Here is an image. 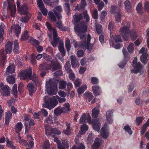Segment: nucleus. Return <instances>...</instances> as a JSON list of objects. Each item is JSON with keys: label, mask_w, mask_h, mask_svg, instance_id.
<instances>
[{"label": "nucleus", "mask_w": 149, "mask_h": 149, "mask_svg": "<svg viewBox=\"0 0 149 149\" xmlns=\"http://www.w3.org/2000/svg\"><path fill=\"white\" fill-rule=\"evenodd\" d=\"M82 19V13H76L73 16L72 20L73 23L74 25V31L81 39H86L84 33L87 31V26L84 22H80Z\"/></svg>", "instance_id": "f257e3e1"}, {"label": "nucleus", "mask_w": 149, "mask_h": 149, "mask_svg": "<svg viewBox=\"0 0 149 149\" xmlns=\"http://www.w3.org/2000/svg\"><path fill=\"white\" fill-rule=\"evenodd\" d=\"M44 103L43 104V106L51 110L54 107L58 104V101L59 103H61L65 102L66 99L64 97H61L58 96L49 97L45 96L44 98Z\"/></svg>", "instance_id": "f03ea898"}, {"label": "nucleus", "mask_w": 149, "mask_h": 149, "mask_svg": "<svg viewBox=\"0 0 149 149\" xmlns=\"http://www.w3.org/2000/svg\"><path fill=\"white\" fill-rule=\"evenodd\" d=\"M32 70L29 69L22 71L19 73V75L21 80H32L36 84L38 83V79L36 78V75L35 74H33L32 76Z\"/></svg>", "instance_id": "7ed1b4c3"}, {"label": "nucleus", "mask_w": 149, "mask_h": 149, "mask_svg": "<svg viewBox=\"0 0 149 149\" xmlns=\"http://www.w3.org/2000/svg\"><path fill=\"white\" fill-rule=\"evenodd\" d=\"M58 81L55 80L54 81H47L46 88L48 94L49 95H55L56 93L57 84Z\"/></svg>", "instance_id": "20e7f679"}, {"label": "nucleus", "mask_w": 149, "mask_h": 149, "mask_svg": "<svg viewBox=\"0 0 149 149\" xmlns=\"http://www.w3.org/2000/svg\"><path fill=\"white\" fill-rule=\"evenodd\" d=\"M134 69L131 70L132 73L137 74L138 72L143 73V67L140 62H137V58L135 57L134 58L132 63Z\"/></svg>", "instance_id": "39448f33"}, {"label": "nucleus", "mask_w": 149, "mask_h": 149, "mask_svg": "<svg viewBox=\"0 0 149 149\" xmlns=\"http://www.w3.org/2000/svg\"><path fill=\"white\" fill-rule=\"evenodd\" d=\"M130 24L129 22H127V25L125 26L120 28V34L124 40H127L129 38V33L130 30Z\"/></svg>", "instance_id": "423d86ee"}, {"label": "nucleus", "mask_w": 149, "mask_h": 149, "mask_svg": "<svg viewBox=\"0 0 149 149\" xmlns=\"http://www.w3.org/2000/svg\"><path fill=\"white\" fill-rule=\"evenodd\" d=\"M20 5L19 1H17V6L18 12L21 15H26L28 10V7L26 4L24 3L21 6Z\"/></svg>", "instance_id": "0eeeda50"}, {"label": "nucleus", "mask_w": 149, "mask_h": 149, "mask_svg": "<svg viewBox=\"0 0 149 149\" xmlns=\"http://www.w3.org/2000/svg\"><path fill=\"white\" fill-rule=\"evenodd\" d=\"M123 52L124 54V58L123 60L118 64V66L122 69H123L125 67L127 62L129 59V53L126 50V49L124 47L123 49Z\"/></svg>", "instance_id": "6e6552de"}, {"label": "nucleus", "mask_w": 149, "mask_h": 149, "mask_svg": "<svg viewBox=\"0 0 149 149\" xmlns=\"http://www.w3.org/2000/svg\"><path fill=\"white\" fill-rule=\"evenodd\" d=\"M8 6V9L10 11V15L12 17H15L16 12L15 5L14 3V0H7Z\"/></svg>", "instance_id": "1a4fd4ad"}, {"label": "nucleus", "mask_w": 149, "mask_h": 149, "mask_svg": "<svg viewBox=\"0 0 149 149\" xmlns=\"http://www.w3.org/2000/svg\"><path fill=\"white\" fill-rule=\"evenodd\" d=\"M49 61L50 66L51 67V70L52 71H54L60 69L62 68L61 64L58 61L51 60Z\"/></svg>", "instance_id": "9d476101"}, {"label": "nucleus", "mask_w": 149, "mask_h": 149, "mask_svg": "<svg viewBox=\"0 0 149 149\" xmlns=\"http://www.w3.org/2000/svg\"><path fill=\"white\" fill-rule=\"evenodd\" d=\"M46 61L44 62V63L42 64H40L39 66V69L41 71L43 70L46 71L47 70H51V67L50 66V60L49 59L45 58Z\"/></svg>", "instance_id": "9b49d317"}, {"label": "nucleus", "mask_w": 149, "mask_h": 149, "mask_svg": "<svg viewBox=\"0 0 149 149\" xmlns=\"http://www.w3.org/2000/svg\"><path fill=\"white\" fill-rule=\"evenodd\" d=\"M10 90L9 87L6 85L0 89V92L2 96L8 97L10 95Z\"/></svg>", "instance_id": "f8f14e48"}, {"label": "nucleus", "mask_w": 149, "mask_h": 149, "mask_svg": "<svg viewBox=\"0 0 149 149\" xmlns=\"http://www.w3.org/2000/svg\"><path fill=\"white\" fill-rule=\"evenodd\" d=\"M139 53H142L140 57V60L144 64H146L147 63V59L148 55L146 52V49L145 47H143L139 51Z\"/></svg>", "instance_id": "ddd939ff"}, {"label": "nucleus", "mask_w": 149, "mask_h": 149, "mask_svg": "<svg viewBox=\"0 0 149 149\" xmlns=\"http://www.w3.org/2000/svg\"><path fill=\"white\" fill-rule=\"evenodd\" d=\"M26 88L29 92V95L31 96L33 95L36 90V89L34 86V84L32 82H31L27 84Z\"/></svg>", "instance_id": "4468645a"}, {"label": "nucleus", "mask_w": 149, "mask_h": 149, "mask_svg": "<svg viewBox=\"0 0 149 149\" xmlns=\"http://www.w3.org/2000/svg\"><path fill=\"white\" fill-rule=\"evenodd\" d=\"M62 9L61 7L60 6H56L55 10H53V12L58 20H60L62 18V16L61 12Z\"/></svg>", "instance_id": "2eb2a0df"}, {"label": "nucleus", "mask_w": 149, "mask_h": 149, "mask_svg": "<svg viewBox=\"0 0 149 149\" xmlns=\"http://www.w3.org/2000/svg\"><path fill=\"white\" fill-rule=\"evenodd\" d=\"M92 124L93 129L97 132H99L101 126L99 121L97 119H94L93 120Z\"/></svg>", "instance_id": "dca6fc26"}, {"label": "nucleus", "mask_w": 149, "mask_h": 149, "mask_svg": "<svg viewBox=\"0 0 149 149\" xmlns=\"http://www.w3.org/2000/svg\"><path fill=\"white\" fill-rule=\"evenodd\" d=\"M6 55L3 51L0 52V63L1 68H3L5 64V60L6 58Z\"/></svg>", "instance_id": "f3484780"}, {"label": "nucleus", "mask_w": 149, "mask_h": 149, "mask_svg": "<svg viewBox=\"0 0 149 149\" xmlns=\"http://www.w3.org/2000/svg\"><path fill=\"white\" fill-rule=\"evenodd\" d=\"M12 117V113L11 112L8 111L5 113V124L8 125H9L10 121L11 120Z\"/></svg>", "instance_id": "a211bd4d"}, {"label": "nucleus", "mask_w": 149, "mask_h": 149, "mask_svg": "<svg viewBox=\"0 0 149 149\" xmlns=\"http://www.w3.org/2000/svg\"><path fill=\"white\" fill-rule=\"evenodd\" d=\"M13 45V42L11 41H8L5 44V51L6 54H10L12 51V47Z\"/></svg>", "instance_id": "6ab92c4d"}, {"label": "nucleus", "mask_w": 149, "mask_h": 149, "mask_svg": "<svg viewBox=\"0 0 149 149\" xmlns=\"http://www.w3.org/2000/svg\"><path fill=\"white\" fill-rule=\"evenodd\" d=\"M113 112V110H109L106 113V119L107 122L111 124L113 122L112 115Z\"/></svg>", "instance_id": "aec40b11"}, {"label": "nucleus", "mask_w": 149, "mask_h": 149, "mask_svg": "<svg viewBox=\"0 0 149 149\" xmlns=\"http://www.w3.org/2000/svg\"><path fill=\"white\" fill-rule=\"evenodd\" d=\"M101 136L104 139H107L109 136V133L106 127H104L101 130Z\"/></svg>", "instance_id": "412c9836"}, {"label": "nucleus", "mask_w": 149, "mask_h": 149, "mask_svg": "<svg viewBox=\"0 0 149 149\" xmlns=\"http://www.w3.org/2000/svg\"><path fill=\"white\" fill-rule=\"evenodd\" d=\"M21 27L18 24L14 26L13 31L15 34V36L18 37L21 33Z\"/></svg>", "instance_id": "4be33fe9"}, {"label": "nucleus", "mask_w": 149, "mask_h": 149, "mask_svg": "<svg viewBox=\"0 0 149 149\" xmlns=\"http://www.w3.org/2000/svg\"><path fill=\"white\" fill-rule=\"evenodd\" d=\"M92 88L93 93L95 96L100 95L101 93V89L99 86H93Z\"/></svg>", "instance_id": "5701e85b"}, {"label": "nucleus", "mask_w": 149, "mask_h": 149, "mask_svg": "<svg viewBox=\"0 0 149 149\" xmlns=\"http://www.w3.org/2000/svg\"><path fill=\"white\" fill-rule=\"evenodd\" d=\"M101 141L100 139L96 138L94 141V142L92 146V149H97L100 148L101 145Z\"/></svg>", "instance_id": "b1692460"}, {"label": "nucleus", "mask_w": 149, "mask_h": 149, "mask_svg": "<svg viewBox=\"0 0 149 149\" xmlns=\"http://www.w3.org/2000/svg\"><path fill=\"white\" fill-rule=\"evenodd\" d=\"M13 52L15 54H19L20 53L19 43L18 40L16 39L14 41Z\"/></svg>", "instance_id": "393cba45"}, {"label": "nucleus", "mask_w": 149, "mask_h": 149, "mask_svg": "<svg viewBox=\"0 0 149 149\" xmlns=\"http://www.w3.org/2000/svg\"><path fill=\"white\" fill-rule=\"evenodd\" d=\"M29 125H28V123L26 122L24 123V126L25 127V132L29 130L30 128L32 126H33L35 124L34 121L33 119H31L29 120Z\"/></svg>", "instance_id": "a878e982"}, {"label": "nucleus", "mask_w": 149, "mask_h": 149, "mask_svg": "<svg viewBox=\"0 0 149 149\" xmlns=\"http://www.w3.org/2000/svg\"><path fill=\"white\" fill-rule=\"evenodd\" d=\"M57 120V118L55 117H53L52 116L49 115L48 117L45 120V122L47 123L52 124L54 122H56Z\"/></svg>", "instance_id": "bb28decb"}, {"label": "nucleus", "mask_w": 149, "mask_h": 149, "mask_svg": "<svg viewBox=\"0 0 149 149\" xmlns=\"http://www.w3.org/2000/svg\"><path fill=\"white\" fill-rule=\"evenodd\" d=\"M130 35V38L133 41L135 40L137 37V34L136 31L134 29L130 30L129 35Z\"/></svg>", "instance_id": "cd10ccee"}, {"label": "nucleus", "mask_w": 149, "mask_h": 149, "mask_svg": "<svg viewBox=\"0 0 149 149\" xmlns=\"http://www.w3.org/2000/svg\"><path fill=\"white\" fill-rule=\"evenodd\" d=\"M58 43L59 44V45L63 44V41L62 40L60 39L59 38H53V41L51 42L52 45L53 46L55 47Z\"/></svg>", "instance_id": "c85d7f7f"}, {"label": "nucleus", "mask_w": 149, "mask_h": 149, "mask_svg": "<svg viewBox=\"0 0 149 149\" xmlns=\"http://www.w3.org/2000/svg\"><path fill=\"white\" fill-rule=\"evenodd\" d=\"M5 25L3 24H1L0 26V43H1L3 40V34L4 33Z\"/></svg>", "instance_id": "c756f323"}, {"label": "nucleus", "mask_w": 149, "mask_h": 149, "mask_svg": "<svg viewBox=\"0 0 149 149\" xmlns=\"http://www.w3.org/2000/svg\"><path fill=\"white\" fill-rule=\"evenodd\" d=\"M88 127L86 124L81 125V129L79 131V133L81 135H82L85 133L88 130Z\"/></svg>", "instance_id": "7c9ffc66"}, {"label": "nucleus", "mask_w": 149, "mask_h": 149, "mask_svg": "<svg viewBox=\"0 0 149 149\" xmlns=\"http://www.w3.org/2000/svg\"><path fill=\"white\" fill-rule=\"evenodd\" d=\"M65 124L67 127L66 129L63 130V132L65 134L69 135L71 134L70 124L67 122H65Z\"/></svg>", "instance_id": "2f4dec72"}, {"label": "nucleus", "mask_w": 149, "mask_h": 149, "mask_svg": "<svg viewBox=\"0 0 149 149\" xmlns=\"http://www.w3.org/2000/svg\"><path fill=\"white\" fill-rule=\"evenodd\" d=\"M63 106V107H61L63 113H68L70 111V105L68 103H65Z\"/></svg>", "instance_id": "473e14b6"}, {"label": "nucleus", "mask_w": 149, "mask_h": 149, "mask_svg": "<svg viewBox=\"0 0 149 149\" xmlns=\"http://www.w3.org/2000/svg\"><path fill=\"white\" fill-rule=\"evenodd\" d=\"M58 149H66V148L67 149H68L69 148V144L68 143L62 142V143H58Z\"/></svg>", "instance_id": "72a5a7b5"}, {"label": "nucleus", "mask_w": 149, "mask_h": 149, "mask_svg": "<svg viewBox=\"0 0 149 149\" xmlns=\"http://www.w3.org/2000/svg\"><path fill=\"white\" fill-rule=\"evenodd\" d=\"M22 124L21 122H18L17 123L15 126V131L17 134H19L22 130Z\"/></svg>", "instance_id": "f704fd0d"}, {"label": "nucleus", "mask_w": 149, "mask_h": 149, "mask_svg": "<svg viewBox=\"0 0 149 149\" xmlns=\"http://www.w3.org/2000/svg\"><path fill=\"white\" fill-rule=\"evenodd\" d=\"M54 14V13L52 11H49L48 13L49 19L52 22H55L56 20V17Z\"/></svg>", "instance_id": "c9c22d12"}, {"label": "nucleus", "mask_w": 149, "mask_h": 149, "mask_svg": "<svg viewBox=\"0 0 149 149\" xmlns=\"http://www.w3.org/2000/svg\"><path fill=\"white\" fill-rule=\"evenodd\" d=\"M125 8L127 11L130 12L131 10V5L130 2L129 1L127 0L124 2Z\"/></svg>", "instance_id": "e433bc0d"}, {"label": "nucleus", "mask_w": 149, "mask_h": 149, "mask_svg": "<svg viewBox=\"0 0 149 149\" xmlns=\"http://www.w3.org/2000/svg\"><path fill=\"white\" fill-rule=\"evenodd\" d=\"M29 36L28 31L25 30L22 33L20 40L22 41L28 39Z\"/></svg>", "instance_id": "4c0bfd02"}, {"label": "nucleus", "mask_w": 149, "mask_h": 149, "mask_svg": "<svg viewBox=\"0 0 149 149\" xmlns=\"http://www.w3.org/2000/svg\"><path fill=\"white\" fill-rule=\"evenodd\" d=\"M90 44L86 40L84 41H81V47H84L88 50H91L92 47L90 48L89 46Z\"/></svg>", "instance_id": "58836bf2"}, {"label": "nucleus", "mask_w": 149, "mask_h": 149, "mask_svg": "<svg viewBox=\"0 0 149 149\" xmlns=\"http://www.w3.org/2000/svg\"><path fill=\"white\" fill-rule=\"evenodd\" d=\"M7 81L10 84H13L15 81V76L13 74L9 75L6 78Z\"/></svg>", "instance_id": "ea45409f"}, {"label": "nucleus", "mask_w": 149, "mask_h": 149, "mask_svg": "<svg viewBox=\"0 0 149 149\" xmlns=\"http://www.w3.org/2000/svg\"><path fill=\"white\" fill-rule=\"evenodd\" d=\"M58 48L62 56L64 57L65 55L66 52L64 48L63 44H62L59 45Z\"/></svg>", "instance_id": "a19ab883"}, {"label": "nucleus", "mask_w": 149, "mask_h": 149, "mask_svg": "<svg viewBox=\"0 0 149 149\" xmlns=\"http://www.w3.org/2000/svg\"><path fill=\"white\" fill-rule=\"evenodd\" d=\"M99 110L97 108L95 107L92 110V116L93 118H96L97 117L99 113Z\"/></svg>", "instance_id": "79ce46f5"}, {"label": "nucleus", "mask_w": 149, "mask_h": 149, "mask_svg": "<svg viewBox=\"0 0 149 149\" xmlns=\"http://www.w3.org/2000/svg\"><path fill=\"white\" fill-rule=\"evenodd\" d=\"M50 133L51 134L60 135L61 132L59 130L56 128H51Z\"/></svg>", "instance_id": "37998d69"}, {"label": "nucleus", "mask_w": 149, "mask_h": 149, "mask_svg": "<svg viewBox=\"0 0 149 149\" xmlns=\"http://www.w3.org/2000/svg\"><path fill=\"white\" fill-rule=\"evenodd\" d=\"M86 98L89 102H90L93 98V95L90 92H86L85 94Z\"/></svg>", "instance_id": "c03bdc74"}, {"label": "nucleus", "mask_w": 149, "mask_h": 149, "mask_svg": "<svg viewBox=\"0 0 149 149\" xmlns=\"http://www.w3.org/2000/svg\"><path fill=\"white\" fill-rule=\"evenodd\" d=\"M64 66L65 70L67 73H70L72 72V70L71 69V65L69 62H66Z\"/></svg>", "instance_id": "a18cd8bd"}, {"label": "nucleus", "mask_w": 149, "mask_h": 149, "mask_svg": "<svg viewBox=\"0 0 149 149\" xmlns=\"http://www.w3.org/2000/svg\"><path fill=\"white\" fill-rule=\"evenodd\" d=\"M6 71L9 73H14L15 71L14 65H12L9 66L6 69Z\"/></svg>", "instance_id": "49530a36"}, {"label": "nucleus", "mask_w": 149, "mask_h": 149, "mask_svg": "<svg viewBox=\"0 0 149 149\" xmlns=\"http://www.w3.org/2000/svg\"><path fill=\"white\" fill-rule=\"evenodd\" d=\"M85 146L82 143H80L77 147L76 145H74L72 147V149H85Z\"/></svg>", "instance_id": "de8ad7c7"}, {"label": "nucleus", "mask_w": 149, "mask_h": 149, "mask_svg": "<svg viewBox=\"0 0 149 149\" xmlns=\"http://www.w3.org/2000/svg\"><path fill=\"white\" fill-rule=\"evenodd\" d=\"M64 8L68 15H69V13L70 10V6L69 3H66L64 4Z\"/></svg>", "instance_id": "09e8293b"}, {"label": "nucleus", "mask_w": 149, "mask_h": 149, "mask_svg": "<svg viewBox=\"0 0 149 149\" xmlns=\"http://www.w3.org/2000/svg\"><path fill=\"white\" fill-rule=\"evenodd\" d=\"M123 129L126 132H127L130 135L132 134V131L129 125L125 126L123 127Z\"/></svg>", "instance_id": "8fccbe9b"}, {"label": "nucleus", "mask_w": 149, "mask_h": 149, "mask_svg": "<svg viewBox=\"0 0 149 149\" xmlns=\"http://www.w3.org/2000/svg\"><path fill=\"white\" fill-rule=\"evenodd\" d=\"M66 85V81H60L59 82V88L60 89H63L65 88Z\"/></svg>", "instance_id": "3c124183"}, {"label": "nucleus", "mask_w": 149, "mask_h": 149, "mask_svg": "<svg viewBox=\"0 0 149 149\" xmlns=\"http://www.w3.org/2000/svg\"><path fill=\"white\" fill-rule=\"evenodd\" d=\"M84 15V18L85 19V22H88L90 21V17L89 15L87 13L86 10H85L82 13Z\"/></svg>", "instance_id": "603ef678"}, {"label": "nucleus", "mask_w": 149, "mask_h": 149, "mask_svg": "<svg viewBox=\"0 0 149 149\" xmlns=\"http://www.w3.org/2000/svg\"><path fill=\"white\" fill-rule=\"evenodd\" d=\"M37 3L40 9L45 8V5L43 3L42 0H37Z\"/></svg>", "instance_id": "864d4df0"}, {"label": "nucleus", "mask_w": 149, "mask_h": 149, "mask_svg": "<svg viewBox=\"0 0 149 149\" xmlns=\"http://www.w3.org/2000/svg\"><path fill=\"white\" fill-rule=\"evenodd\" d=\"M65 47L67 51L69 52L71 48V43L69 39H68L65 43Z\"/></svg>", "instance_id": "5fc2aeb1"}, {"label": "nucleus", "mask_w": 149, "mask_h": 149, "mask_svg": "<svg viewBox=\"0 0 149 149\" xmlns=\"http://www.w3.org/2000/svg\"><path fill=\"white\" fill-rule=\"evenodd\" d=\"M87 3L86 2V1H83L82 2V1H81V5L79 6L77 5L76 8L78 9L79 10H80L81 9L84 8L85 6H86Z\"/></svg>", "instance_id": "6e6d98bb"}, {"label": "nucleus", "mask_w": 149, "mask_h": 149, "mask_svg": "<svg viewBox=\"0 0 149 149\" xmlns=\"http://www.w3.org/2000/svg\"><path fill=\"white\" fill-rule=\"evenodd\" d=\"M142 3H139L138 4L136 7V9L137 12L140 15L142 14Z\"/></svg>", "instance_id": "4d7b16f0"}, {"label": "nucleus", "mask_w": 149, "mask_h": 149, "mask_svg": "<svg viewBox=\"0 0 149 149\" xmlns=\"http://www.w3.org/2000/svg\"><path fill=\"white\" fill-rule=\"evenodd\" d=\"M85 113H84L81 116L79 120L80 124H83L86 123V117Z\"/></svg>", "instance_id": "13d9d810"}, {"label": "nucleus", "mask_w": 149, "mask_h": 149, "mask_svg": "<svg viewBox=\"0 0 149 149\" xmlns=\"http://www.w3.org/2000/svg\"><path fill=\"white\" fill-rule=\"evenodd\" d=\"M102 26L100 24L96 26V31L98 34H101L102 32Z\"/></svg>", "instance_id": "bf43d9fd"}, {"label": "nucleus", "mask_w": 149, "mask_h": 149, "mask_svg": "<svg viewBox=\"0 0 149 149\" xmlns=\"http://www.w3.org/2000/svg\"><path fill=\"white\" fill-rule=\"evenodd\" d=\"M63 111L61 107H58L54 110V113L55 115H58L59 114L63 113Z\"/></svg>", "instance_id": "052dcab7"}, {"label": "nucleus", "mask_w": 149, "mask_h": 149, "mask_svg": "<svg viewBox=\"0 0 149 149\" xmlns=\"http://www.w3.org/2000/svg\"><path fill=\"white\" fill-rule=\"evenodd\" d=\"M30 58L32 64L33 65H35L36 63L35 55L34 54H32Z\"/></svg>", "instance_id": "680f3d73"}, {"label": "nucleus", "mask_w": 149, "mask_h": 149, "mask_svg": "<svg viewBox=\"0 0 149 149\" xmlns=\"http://www.w3.org/2000/svg\"><path fill=\"white\" fill-rule=\"evenodd\" d=\"M91 81L93 84H97L99 82L98 79L95 77H92L91 78Z\"/></svg>", "instance_id": "e2e57ef3"}, {"label": "nucleus", "mask_w": 149, "mask_h": 149, "mask_svg": "<svg viewBox=\"0 0 149 149\" xmlns=\"http://www.w3.org/2000/svg\"><path fill=\"white\" fill-rule=\"evenodd\" d=\"M59 1V0H52L48 5L52 7L58 5Z\"/></svg>", "instance_id": "0e129e2a"}, {"label": "nucleus", "mask_w": 149, "mask_h": 149, "mask_svg": "<svg viewBox=\"0 0 149 149\" xmlns=\"http://www.w3.org/2000/svg\"><path fill=\"white\" fill-rule=\"evenodd\" d=\"M143 119L141 117H137L136 118V125L139 126L140 124L142 122Z\"/></svg>", "instance_id": "69168bd1"}, {"label": "nucleus", "mask_w": 149, "mask_h": 149, "mask_svg": "<svg viewBox=\"0 0 149 149\" xmlns=\"http://www.w3.org/2000/svg\"><path fill=\"white\" fill-rule=\"evenodd\" d=\"M115 15L116 20L118 22H120L121 15L120 12H117L116 13H115Z\"/></svg>", "instance_id": "338daca9"}, {"label": "nucleus", "mask_w": 149, "mask_h": 149, "mask_svg": "<svg viewBox=\"0 0 149 149\" xmlns=\"http://www.w3.org/2000/svg\"><path fill=\"white\" fill-rule=\"evenodd\" d=\"M116 43L120 42H122L121 37L119 36L116 35L113 38Z\"/></svg>", "instance_id": "774afa93"}]
</instances>
